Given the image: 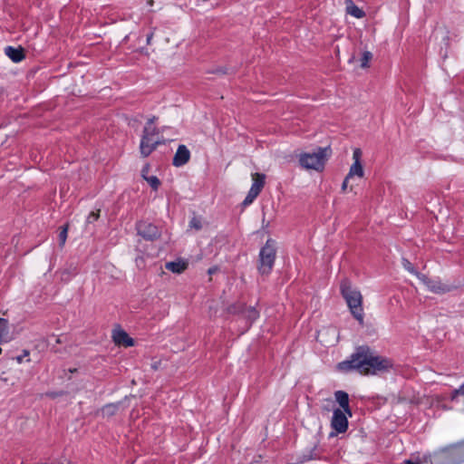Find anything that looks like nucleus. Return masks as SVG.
<instances>
[{"label": "nucleus", "mask_w": 464, "mask_h": 464, "mask_svg": "<svg viewBox=\"0 0 464 464\" xmlns=\"http://www.w3.org/2000/svg\"><path fill=\"white\" fill-rule=\"evenodd\" d=\"M388 360L376 355L369 347L360 346L349 360L338 363V369L343 372L355 370L361 374H377L390 368Z\"/></svg>", "instance_id": "f257e3e1"}, {"label": "nucleus", "mask_w": 464, "mask_h": 464, "mask_svg": "<svg viewBox=\"0 0 464 464\" xmlns=\"http://www.w3.org/2000/svg\"><path fill=\"white\" fill-rule=\"evenodd\" d=\"M332 154L330 147L317 148L313 152L299 155V164L303 169L322 171Z\"/></svg>", "instance_id": "f03ea898"}, {"label": "nucleus", "mask_w": 464, "mask_h": 464, "mask_svg": "<svg viewBox=\"0 0 464 464\" xmlns=\"http://www.w3.org/2000/svg\"><path fill=\"white\" fill-rule=\"evenodd\" d=\"M341 293L345 299L347 305L353 315L360 324L363 323L362 312V296L359 290L353 288L348 280H343L341 284Z\"/></svg>", "instance_id": "7ed1b4c3"}, {"label": "nucleus", "mask_w": 464, "mask_h": 464, "mask_svg": "<svg viewBox=\"0 0 464 464\" xmlns=\"http://www.w3.org/2000/svg\"><path fill=\"white\" fill-rule=\"evenodd\" d=\"M276 242L272 238L267 239L258 255L257 270L260 275L267 276L271 273L276 258Z\"/></svg>", "instance_id": "20e7f679"}, {"label": "nucleus", "mask_w": 464, "mask_h": 464, "mask_svg": "<svg viewBox=\"0 0 464 464\" xmlns=\"http://www.w3.org/2000/svg\"><path fill=\"white\" fill-rule=\"evenodd\" d=\"M160 144L159 130L154 126V120L150 119L143 130L140 140V150L142 157H148Z\"/></svg>", "instance_id": "39448f33"}, {"label": "nucleus", "mask_w": 464, "mask_h": 464, "mask_svg": "<svg viewBox=\"0 0 464 464\" xmlns=\"http://www.w3.org/2000/svg\"><path fill=\"white\" fill-rule=\"evenodd\" d=\"M265 179L266 176L261 173H253L252 174V180L253 184L246 197V198L243 201L244 206L250 205L259 195L262 188L265 186Z\"/></svg>", "instance_id": "423d86ee"}, {"label": "nucleus", "mask_w": 464, "mask_h": 464, "mask_svg": "<svg viewBox=\"0 0 464 464\" xmlns=\"http://www.w3.org/2000/svg\"><path fill=\"white\" fill-rule=\"evenodd\" d=\"M345 414L346 412H344L341 409H336L334 411L331 426L334 430H336L339 433H343L347 430L348 420Z\"/></svg>", "instance_id": "0eeeda50"}, {"label": "nucleus", "mask_w": 464, "mask_h": 464, "mask_svg": "<svg viewBox=\"0 0 464 464\" xmlns=\"http://www.w3.org/2000/svg\"><path fill=\"white\" fill-rule=\"evenodd\" d=\"M138 234L147 240H154L160 237L159 228L153 224L140 222L137 224Z\"/></svg>", "instance_id": "6e6552de"}, {"label": "nucleus", "mask_w": 464, "mask_h": 464, "mask_svg": "<svg viewBox=\"0 0 464 464\" xmlns=\"http://www.w3.org/2000/svg\"><path fill=\"white\" fill-rule=\"evenodd\" d=\"M190 159V151L185 145H179L173 158V165L180 167L185 165Z\"/></svg>", "instance_id": "1a4fd4ad"}, {"label": "nucleus", "mask_w": 464, "mask_h": 464, "mask_svg": "<svg viewBox=\"0 0 464 464\" xmlns=\"http://www.w3.org/2000/svg\"><path fill=\"white\" fill-rule=\"evenodd\" d=\"M113 341L116 344L124 347H130L134 344L133 339L123 330L115 331L113 333Z\"/></svg>", "instance_id": "9d476101"}, {"label": "nucleus", "mask_w": 464, "mask_h": 464, "mask_svg": "<svg viewBox=\"0 0 464 464\" xmlns=\"http://www.w3.org/2000/svg\"><path fill=\"white\" fill-rule=\"evenodd\" d=\"M334 397L336 401L340 404L341 408L344 412H346L349 416L352 415L351 409L349 407V396L345 392L337 391L334 393Z\"/></svg>", "instance_id": "9b49d317"}, {"label": "nucleus", "mask_w": 464, "mask_h": 464, "mask_svg": "<svg viewBox=\"0 0 464 464\" xmlns=\"http://www.w3.org/2000/svg\"><path fill=\"white\" fill-rule=\"evenodd\" d=\"M13 339L9 331V324L6 319L0 318V344L8 343Z\"/></svg>", "instance_id": "f8f14e48"}, {"label": "nucleus", "mask_w": 464, "mask_h": 464, "mask_svg": "<svg viewBox=\"0 0 464 464\" xmlns=\"http://www.w3.org/2000/svg\"><path fill=\"white\" fill-rule=\"evenodd\" d=\"M5 54L14 63H19L24 58V49L8 46L5 49Z\"/></svg>", "instance_id": "ddd939ff"}, {"label": "nucleus", "mask_w": 464, "mask_h": 464, "mask_svg": "<svg viewBox=\"0 0 464 464\" xmlns=\"http://www.w3.org/2000/svg\"><path fill=\"white\" fill-rule=\"evenodd\" d=\"M167 270L172 273L181 274L188 267V263L182 260H177L172 262H167L165 265Z\"/></svg>", "instance_id": "4468645a"}, {"label": "nucleus", "mask_w": 464, "mask_h": 464, "mask_svg": "<svg viewBox=\"0 0 464 464\" xmlns=\"http://www.w3.org/2000/svg\"><path fill=\"white\" fill-rule=\"evenodd\" d=\"M345 6L347 14L354 16L355 18H362L365 13L359 8L352 0H345Z\"/></svg>", "instance_id": "2eb2a0df"}, {"label": "nucleus", "mask_w": 464, "mask_h": 464, "mask_svg": "<svg viewBox=\"0 0 464 464\" xmlns=\"http://www.w3.org/2000/svg\"><path fill=\"white\" fill-rule=\"evenodd\" d=\"M363 174L364 171L362 163H353L347 174V179H351L353 176L362 178Z\"/></svg>", "instance_id": "dca6fc26"}, {"label": "nucleus", "mask_w": 464, "mask_h": 464, "mask_svg": "<svg viewBox=\"0 0 464 464\" xmlns=\"http://www.w3.org/2000/svg\"><path fill=\"white\" fill-rule=\"evenodd\" d=\"M427 287L434 293H444L449 289L443 285L440 282L435 280H430L427 282Z\"/></svg>", "instance_id": "f3484780"}, {"label": "nucleus", "mask_w": 464, "mask_h": 464, "mask_svg": "<svg viewBox=\"0 0 464 464\" xmlns=\"http://www.w3.org/2000/svg\"><path fill=\"white\" fill-rule=\"evenodd\" d=\"M451 400L456 403L461 405L464 410V383L459 387V389L455 390L451 395Z\"/></svg>", "instance_id": "a211bd4d"}, {"label": "nucleus", "mask_w": 464, "mask_h": 464, "mask_svg": "<svg viewBox=\"0 0 464 464\" xmlns=\"http://www.w3.org/2000/svg\"><path fill=\"white\" fill-rule=\"evenodd\" d=\"M243 316L251 324L259 315L258 312L254 307H248L242 311Z\"/></svg>", "instance_id": "6ab92c4d"}, {"label": "nucleus", "mask_w": 464, "mask_h": 464, "mask_svg": "<svg viewBox=\"0 0 464 464\" xmlns=\"http://www.w3.org/2000/svg\"><path fill=\"white\" fill-rule=\"evenodd\" d=\"M372 59V53L369 51H365L362 53V56L361 59V67L367 68L369 65V62Z\"/></svg>", "instance_id": "aec40b11"}, {"label": "nucleus", "mask_w": 464, "mask_h": 464, "mask_svg": "<svg viewBox=\"0 0 464 464\" xmlns=\"http://www.w3.org/2000/svg\"><path fill=\"white\" fill-rule=\"evenodd\" d=\"M118 409L116 404H108L104 406L102 410V412L104 416H111L113 415Z\"/></svg>", "instance_id": "412c9836"}, {"label": "nucleus", "mask_w": 464, "mask_h": 464, "mask_svg": "<svg viewBox=\"0 0 464 464\" xmlns=\"http://www.w3.org/2000/svg\"><path fill=\"white\" fill-rule=\"evenodd\" d=\"M146 181L151 187L152 189L157 190L160 186V180L156 176H149Z\"/></svg>", "instance_id": "4be33fe9"}, {"label": "nucleus", "mask_w": 464, "mask_h": 464, "mask_svg": "<svg viewBox=\"0 0 464 464\" xmlns=\"http://www.w3.org/2000/svg\"><path fill=\"white\" fill-rule=\"evenodd\" d=\"M67 232H68V226L66 225V226L62 227V230L60 231V234H59V241H60V246H63V245L66 242Z\"/></svg>", "instance_id": "5701e85b"}, {"label": "nucleus", "mask_w": 464, "mask_h": 464, "mask_svg": "<svg viewBox=\"0 0 464 464\" xmlns=\"http://www.w3.org/2000/svg\"><path fill=\"white\" fill-rule=\"evenodd\" d=\"M189 227L195 228L196 230H199L202 227V224L199 218H193L189 222Z\"/></svg>", "instance_id": "b1692460"}, {"label": "nucleus", "mask_w": 464, "mask_h": 464, "mask_svg": "<svg viewBox=\"0 0 464 464\" xmlns=\"http://www.w3.org/2000/svg\"><path fill=\"white\" fill-rule=\"evenodd\" d=\"M402 266L410 273L414 274V275L416 274L417 271L414 269L412 264L409 260L403 258L402 259Z\"/></svg>", "instance_id": "393cba45"}, {"label": "nucleus", "mask_w": 464, "mask_h": 464, "mask_svg": "<svg viewBox=\"0 0 464 464\" xmlns=\"http://www.w3.org/2000/svg\"><path fill=\"white\" fill-rule=\"evenodd\" d=\"M100 217V209H98L96 212L95 211H92L89 214L88 218H87V222L88 223H92L94 221H96Z\"/></svg>", "instance_id": "a878e982"}, {"label": "nucleus", "mask_w": 464, "mask_h": 464, "mask_svg": "<svg viewBox=\"0 0 464 464\" xmlns=\"http://www.w3.org/2000/svg\"><path fill=\"white\" fill-rule=\"evenodd\" d=\"M362 158V150L360 149H355L353 153V163H361Z\"/></svg>", "instance_id": "bb28decb"}, {"label": "nucleus", "mask_w": 464, "mask_h": 464, "mask_svg": "<svg viewBox=\"0 0 464 464\" xmlns=\"http://www.w3.org/2000/svg\"><path fill=\"white\" fill-rule=\"evenodd\" d=\"M417 276V277L426 285H427V282L430 281V279L428 278L425 275L423 274H420L418 272H416L415 274Z\"/></svg>", "instance_id": "cd10ccee"}, {"label": "nucleus", "mask_w": 464, "mask_h": 464, "mask_svg": "<svg viewBox=\"0 0 464 464\" xmlns=\"http://www.w3.org/2000/svg\"><path fill=\"white\" fill-rule=\"evenodd\" d=\"M149 170H150V166L149 165L144 166L142 170H141V176H142V178L145 180L149 177Z\"/></svg>", "instance_id": "c85d7f7f"}, {"label": "nucleus", "mask_w": 464, "mask_h": 464, "mask_svg": "<svg viewBox=\"0 0 464 464\" xmlns=\"http://www.w3.org/2000/svg\"><path fill=\"white\" fill-rule=\"evenodd\" d=\"M63 393H64L63 392H47L46 396L51 397V398H55L57 396L63 395Z\"/></svg>", "instance_id": "c756f323"}, {"label": "nucleus", "mask_w": 464, "mask_h": 464, "mask_svg": "<svg viewBox=\"0 0 464 464\" xmlns=\"http://www.w3.org/2000/svg\"><path fill=\"white\" fill-rule=\"evenodd\" d=\"M28 355H29V352H28L27 350H24V354H23V355H19V356H17V357H16V361H17V362H18V363H21V362H23V358H24V356H28Z\"/></svg>", "instance_id": "7c9ffc66"}, {"label": "nucleus", "mask_w": 464, "mask_h": 464, "mask_svg": "<svg viewBox=\"0 0 464 464\" xmlns=\"http://www.w3.org/2000/svg\"><path fill=\"white\" fill-rule=\"evenodd\" d=\"M420 464H432V462L429 457H423V459L420 461Z\"/></svg>", "instance_id": "2f4dec72"}, {"label": "nucleus", "mask_w": 464, "mask_h": 464, "mask_svg": "<svg viewBox=\"0 0 464 464\" xmlns=\"http://www.w3.org/2000/svg\"><path fill=\"white\" fill-rule=\"evenodd\" d=\"M348 180H349V179H347V176H346L344 180H343V185H342V190L343 191H344L347 188Z\"/></svg>", "instance_id": "473e14b6"}, {"label": "nucleus", "mask_w": 464, "mask_h": 464, "mask_svg": "<svg viewBox=\"0 0 464 464\" xmlns=\"http://www.w3.org/2000/svg\"><path fill=\"white\" fill-rule=\"evenodd\" d=\"M152 37H153V33L150 34L147 36V44H150L151 40H152Z\"/></svg>", "instance_id": "72a5a7b5"}, {"label": "nucleus", "mask_w": 464, "mask_h": 464, "mask_svg": "<svg viewBox=\"0 0 464 464\" xmlns=\"http://www.w3.org/2000/svg\"><path fill=\"white\" fill-rule=\"evenodd\" d=\"M404 464H420V462L419 463H415V462H413L411 460H405Z\"/></svg>", "instance_id": "f704fd0d"}, {"label": "nucleus", "mask_w": 464, "mask_h": 464, "mask_svg": "<svg viewBox=\"0 0 464 464\" xmlns=\"http://www.w3.org/2000/svg\"><path fill=\"white\" fill-rule=\"evenodd\" d=\"M215 272H216V268H209L208 269V274H210V275L215 273Z\"/></svg>", "instance_id": "c9c22d12"}, {"label": "nucleus", "mask_w": 464, "mask_h": 464, "mask_svg": "<svg viewBox=\"0 0 464 464\" xmlns=\"http://www.w3.org/2000/svg\"><path fill=\"white\" fill-rule=\"evenodd\" d=\"M55 342H56L57 343H63V341H62V339H61L60 337H57V338H56V340H55Z\"/></svg>", "instance_id": "e433bc0d"}, {"label": "nucleus", "mask_w": 464, "mask_h": 464, "mask_svg": "<svg viewBox=\"0 0 464 464\" xmlns=\"http://www.w3.org/2000/svg\"><path fill=\"white\" fill-rule=\"evenodd\" d=\"M229 310H230V312H232V313H236V312H237L236 307H231Z\"/></svg>", "instance_id": "4c0bfd02"}, {"label": "nucleus", "mask_w": 464, "mask_h": 464, "mask_svg": "<svg viewBox=\"0 0 464 464\" xmlns=\"http://www.w3.org/2000/svg\"><path fill=\"white\" fill-rule=\"evenodd\" d=\"M153 3H154V2H153V0H149V1H148V5H153Z\"/></svg>", "instance_id": "58836bf2"}, {"label": "nucleus", "mask_w": 464, "mask_h": 464, "mask_svg": "<svg viewBox=\"0 0 464 464\" xmlns=\"http://www.w3.org/2000/svg\"><path fill=\"white\" fill-rule=\"evenodd\" d=\"M218 72H222V73H226V71L223 70V69H219V70H218Z\"/></svg>", "instance_id": "ea45409f"}]
</instances>
